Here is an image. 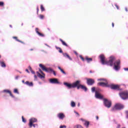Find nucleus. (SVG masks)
<instances>
[{"mask_svg":"<svg viewBox=\"0 0 128 128\" xmlns=\"http://www.w3.org/2000/svg\"><path fill=\"white\" fill-rule=\"evenodd\" d=\"M100 58L102 64H107V66H114V68L115 70H118L120 68V60H116V58L114 56H110L108 61L105 60L106 57L104 54L100 55ZM114 62H115L114 63Z\"/></svg>","mask_w":128,"mask_h":128,"instance_id":"obj_1","label":"nucleus"},{"mask_svg":"<svg viewBox=\"0 0 128 128\" xmlns=\"http://www.w3.org/2000/svg\"><path fill=\"white\" fill-rule=\"evenodd\" d=\"M72 88H77V90H80V88H82V90H84V92H86L88 90V88L86 87L84 85L80 84V80H78L76 82L72 84Z\"/></svg>","mask_w":128,"mask_h":128,"instance_id":"obj_2","label":"nucleus"},{"mask_svg":"<svg viewBox=\"0 0 128 128\" xmlns=\"http://www.w3.org/2000/svg\"><path fill=\"white\" fill-rule=\"evenodd\" d=\"M124 108V106L120 103L116 104L111 109L112 112H116V110H120Z\"/></svg>","mask_w":128,"mask_h":128,"instance_id":"obj_3","label":"nucleus"},{"mask_svg":"<svg viewBox=\"0 0 128 128\" xmlns=\"http://www.w3.org/2000/svg\"><path fill=\"white\" fill-rule=\"evenodd\" d=\"M39 66H40L42 70H44V72H53L54 76H56V72L53 70L52 69L50 68H46V66H44L42 65V64H40Z\"/></svg>","mask_w":128,"mask_h":128,"instance_id":"obj_4","label":"nucleus"},{"mask_svg":"<svg viewBox=\"0 0 128 128\" xmlns=\"http://www.w3.org/2000/svg\"><path fill=\"white\" fill-rule=\"evenodd\" d=\"M119 95L122 100H128V91L125 90L119 93Z\"/></svg>","mask_w":128,"mask_h":128,"instance_id":"obj_5","label":"nucleus"},{"mask_svg":"<svg viewBox=\"0 0 128 128\" xmlns=\"http://www.w3.org/2000/svg\"><path fill=\"white\" fill-rule=\"evenodd\" d=\"M104 106L107 108H112V101L106 99V98H104Z\"/></svg>","mask_w":128,"mask_h":128,"instance_id":"obj_6","label":"nucleus"},{"mask_svg":"<svg viewBox=\"0 0 128 128\" xmlns=\"http://www.w3.org/2000/svg\"><path fill=\"white\" fill-rule=\"evenodd\" d=\"M34 122H38V120L36 118H32L30 120L28 124L30 128H32V124Z\"/></svg>","mask_w":128,"mask_h":128,"instance_id":"obj_7","label":"nucleus"},{"mask_svg":"<svg viewBox=\"0 0 128 128\" xmlns=\"http://www.w3.org/2000/svg\"><path fill=\"white\" fill-rule=\"evenodd\" d=\"M39 72L42 74H40L38 72H36L37 76L40 78H44V76H46V74H44V72L42 70L39 69Z\"/></svg>","mask_w":128,"mask_h":128,"instance_id":"obj_8","label":"nucleus"},{"mask_svg":"<svg viewBox=\"0 0 128 128\" xmlns=\"http://www.w3.org/2000/svg\"><path fill=\"white\" fill-rule=\"evenodd\" d=\"M49 82L50 84H60V82H58V80L56 78L50 79Z\"/></svg>","mask_w":128,"mask_h":128,"instance_id":"obj_9","label":"nucleus"},{"mask_svg":"<svg viewBox=\"0 0 128 128\" xmlns=\"http://www.w3.org/2000/svg\"><path fill=\"white\" fill-rule=\"evenodd\" d=\"M108 87H110L112 90H120L119 85L112 84L111 85H108Z\"/></svg>","mask_w":128,"mask_h":128,"instance_id":"obj_10","label":"nucleus"},{"mask_svg":"<svg viewBox=\"0 0 128 128\" xmlns=\"http://www.w3.org/2000/svg\"><path fill=\"white\" fill-rule=\"evenodd\" d=\"M98 86H105L106 88H108V82H100L98 83Z\"/></svg>","mask_w":128,"mask_h":128,"instance_id":"obj_11","label":"nucleus"},{"mask_svg":"<svg viewBox=\"0 0 128 128\" xmlns=\"http://www.w3.org/2000/svg\"><path fill=\"white\" fill-rule=\"evenodd\" d=\"M94 82H95L94 79H92V78L87 79V84H88V86H92V84H94Z\"/></svg>","mask_w":128,"mask_h":128,"instance_id":"obj_12","label":"nucleus"},{"mask_svg":"<svg viewBox=\"0 0 128 128\" xmlns=\"http://www.w3.org/2000/svg\"><path fill=\"white\" fill-rule=\"evenodd\" d=\"M95 96L96 98H100V100H102L104 98L100 94L98 93L97 91L95 92Z\"/></svg>","mask_w":128,"mask_h":128,"instance_id":"obj_13","label":"nucleus"},{"mask_svg":"<svg viewBox=\"0 0 128 128\" xmlns=\"http://www.w3.org/2000/svg\"><path fill=\"white\" fill-rule=\"evenodd\" d=\"M3 92H4L5 94H9L10 96H12V98H14V96L12 95V92L8 90H3Z\"/></svg>","mask_w":128,"mask_h":128,"instance_id":"obj_14","label":"nucleus"},{"mask_svg":"<svg viewBox=\"0 0 128 128\" xmlns=\"http://www.w3.org/2000/svg\"><path fill=\"white\" fill-rule=\"evenodd\" d=\"M58 118H60V120H64L66 116H64V113H59L57 115Z\"/></svg>","mask_w":128,"mask_h":128,"instance_id":"obj_15","label":"nucleus"},{"mask_svg":"<svg viewBox=\"0 0 128 128\" xmlns=\"http://www.w3.org/2000/svg\"><path fill=\"white\" fill-rule=\"evenodd\" d=\"M64 86H66V88H72V84L65 82L64 83Z\"/></svg>","mask_w":128,"mask_h":128,"instance_id":"obj_16","label":"nucleus"},{"mask_svg":"<svg viewBox=\"0 0 128 128\" xmlns=\"http://www.w3.org/2000/svg\"><path fill=\"white\" fill-rule=\"evenodd\" d=\"M36 32L40 36H42V38H44V34L40 33V32H38V28H36Z\"/></svg>","mask_w":128,"mask_h":128,"instance_id":"obj_17","label":"nucleus"},{"mask_svg":"<svg viewBox=\"0 0 128 128\" xmlns=\"http://www.w3.org/2000/svg\"><path fill=\"white\" fill-rule=\"evenodd\" d=\"M12 38H14V40H16L17 42H20L21 44H26V43H24V42L18 40V37H16V36H13Z\"/></svg>","mask_w":128,"mask_h":128,"instance_id":"obj_18","label":"nucleus"},{"mask_svg":"<svg viewBox=\"0 0 128 128\" xmlns=\"http://www.w3.org/2000/svg\"><path fill=\"white\" fill-rule=\"evenodd\" d=\"M25 84L28 86H34V83H32V82H30L28 81H26L25 82Z\"/></svg>","mask_w":128,"mask_h":128,"instance_id":"obj_19","label":"nucleus"},{"mask_svg":"<svg viewBox=\"0 0 128 128\" xmlns=\"http://www.w3.org/2000/svg\"><path fill=\"white\" fill-rule=\"evenodd\" d=\"M85 60H86L87 62H92V58H90L86 56L85 57Z\"/></svg>","mask_w":128,"mask_h":128,"instance_id":"obj_20","label":"nucleus"},{"mask_svg":"<svg viewBox=\"0 0 128 128\" xmlns=\"http://www.w3.org/2000/svg\"><path fill=\"white\" fill-rule=\"evenodd\" d=\"M60 42H62V44L63 46H67L68 47V44H66V43L62 39H60Z\"/></svg>","mask_w":128,"mask_h":128,"instance_id":"obj_21","label":"nucleus"},{"mask_svg":"<svg viewBox=\"0 0 128 128\" xmlns=\"http://www.w3.org/2000/svg\"><path fill=\"white\" fill-rule=\"evenodd\" d=\"M63 56H64L68 58L70 60H72V58H70V56L68 54L66 53H64L63 54Z\"/></svg>","mask_w":128,"mask_h":128,"instance_id":"obj_22","label":"nucleus"},{"mask_svg":"<svg viewBox=\"0 0 128 128\" xmlns=\"http://www.w3.org/2000/svg\"><path fill=\"white\" fill-rule=\"evenodd\" d=\"M84 124L86 126V128H88V126H90V122L88 121L85 120L84 121Z\"/></svg>","mask_w":128,"mask_h":128,"instance_id":"obj_23","label":"nucleus"},{"mask_svg":"<svg viewBox=\"0 0 128 128\" xmlns=\"http://www.w3.org/2000/svg\"><path fill=\"white\" fill-rule=\"evenodd\" d=\"M0 64L2 68H6V64L4 62H0Z\"/></svg>","mask_w":128,"mask_h":128,"instance_id":"obj_24","label":"nucleus"},{"mask_svg":"<svg viewBox=\"0 0 128 128\" xmlns=\"http://www.w3.org/2000/svg\"><path fill=\"white\" fill-rule=\"evenodd\" d=\"M58 70H60L61 72H62V74H66V72H64V71L62 68H60V67L58 66Z\"/></svg>","mask_w":128,"mask_h":128,"instance_id":"obj_25","label":"nucleus"},{"mask_svg":"<svg viewBox=\"0 0 128 128\" xmlns=\"http://www.w3.org/2000/svg\"><path fill=\"white\" fill-rule=\"evenodd\" d=\"M40 10L42 12H44V10H46L44 7V6L42 4L40 5Z\"/></svg>","mask_w":128,"mask_h":128,"instance_id":"obj_26","label":"nucleus"},{"mask_svg":"<svg viewBox=\"0 0 128 128\" xmlns=\"http://www.w3.org/2000/svg\"><path fill=\"white\" fill-rule=\"evenodd\" d=\"M56 50H58L59 52H60V54H62V48L58 47H56Z\"/></svg>","mask_w":128,"mask_h":128,"instance_id":"obj_27","label":"nucleus"},{"mask_svg":"<svg viewBox=\"0 0 128 128\" xmlns=\"http://www.w3.org/2000/svg\"><path fill=\"white\" fill-rule=\"evenodd\" d=\"M71 106H72V108H74V106H76V103L74 102H71Z\"/></svg>","mask_w":128,"mask_h":128,"instance_id":"obj_28","label":"nucleus"},{"mask_svg":"<svg viewBox=\"0 0 128 128\" xmlns=\"http://www.w3.org/2000/svg\"><path fill=\"white\" fill-rule=\"evenodd\" d=\"M14 94H19L18 93V90L16 88L14 89Z\"/></svg>","mask_w":128,"mask_h":128,"instance_id":"obj_29","label":"nucleus"},{"mask_svg":"<svg viewBox=\"0 0 128 128\" xmlns=\"http://www.w3.org/2000/svg\"><path fill=\"white\" fill-rule=\"evenodd\" d=\"M22 118L23 122H26V118H24V116H22Z\"/></svg>","mask_w":128,"mask_h":128,"instance_id":"obj_30","label":"nucleus"},{"mask_svg":"<svg viewBox=\"0 0 128 128\" xmlns=\"http://www.w3.org/2000/svg\"><path fill=\"white\" fill-rule=\"evenodd\" d=\"M4 3L3 2H0V6H4Z\"/></svg>","mask_w":128,"mask_h":128,"instance_id":"obj_31","label":"nucleus"},{"mask_svg":"<svg viewBox=\"0 0 128 128\" xmlns=\"http://www.w3.org/2000/svg\"><path fill=\"white\" fill-rule=\"evenodd\" d=\"M44 16L42 14H40V18H41V20L44 19Z\"/></svg>","mask_w":128,"mask_h":128,"instance_id":"obj_32","label":"nucleus"},{"mask_svg":"<svg viewBox=\"0 0 128 128\" xmlns=\"http://www.w3.org/2000/svg\"><path fill=\"white\" fill-rule=\"evenodd\" d=\"M80 58L82 60V62H84V57H82V56H80Z\"/></svg>","mask_w":128,"mask_h":128,"instance_id":"obj_33","label":"nucleus"},{"mask_svg":"<svg viewBox=\"0 0 128 128\" xmlns=\"http://www.w3.org/2000/svg\"><path fill=\"white\" fill-rule=\"evenodd\" d=\"M60 128H66V126H60Z\"/></svg>","mask_w":128,"mask_h":128,"instance_id":"obj_34","label":"nucleus"},{"mask_svg":"<svg viewBox=\"0 0 128 128\" xmlns=\"http://www.w3.org/2000/svg\"><path fill=\"white\" fill-rule=\"evenodd\" d=\"M92 92H96V88L93 87L92 88Z\"/></svg>","mask_w":128,"mask_h":128,"instance_id":"obj_35","label":"nucleus"},{"mask_svg":"<svg viewBox=\"0 0 128 128\" xmlns=\"http://www.w3.org/2000/svg\"><path fill=\"white\" fill-rule=\"evenodd\" d=\"M32 126H34V128H35L36 126H38V124H32Z\"/></svg>","mask_w":128,"mask_h":128,"instance_id":"obj_36","label":"nucleus"},{"mask_svg":"<svg viewBox=\"0 0 128 128\" xmlns=\"http://www.w3.org/2000/svg\"><path fill=\"white\" fill-rule=\"evenodd\" d=\"M115 6L117 10H120V7L118 6V4H116Z\"/></svg>","mask_w":128,"mask_h":128,"instance_id":"obj_37","label":"nucleus"},{"mask_svg":"<svg viewBox=\"0 0 128 128\" xmlns=\"http://www.w3.org/2000/svg\"><path fill=\"white\" fill-rule=\"evenodd\" d=\"M75 114H76V116H80V114H78V112H75Z\"/></svg>","mask_w":128,"mask_h":128,"instance_id":"obj_38","label":"nucleus"},{"mask_svg":"<svg viewBox=\"0 0 128 128\" xmlns=\"http://www.w3.org/2000/svg\"><path fill=\"white\" fill-rule=\"evenodd\" d=\"M28 68H29V70H30V72H32V67H30V66H28Z\"/></svg>","mask_w":128,"mask_h":128,"instance_id":"obj_39","label":"nucleus"},{"mask_svg":"<svg viewBox=\"0 0 128 128\" xmlns=\"http://www.w3.org/2000/svg\"><path fill=\"white\" fill-rule=\"evenodd\" d=\"M36 10H37V14H38V10H39L38 6L37 7Z\"/></svg>","mask_w":128,"mask_h":128,"instance_id":"obj_40","label":"nucleus"},{"mask_svg":"<svg viewBox=\"0 0 128 128\" xmlns=\"http://www.w3.org/2000/svg\"><path fill=\"white\" fill-rule=\"evenodd\" d=\"M31 72H32V74H36V72H34V71L32 70L31 71Z\"/></svg>","mask_w":128,"mask_h":128,"instance_id":"obj_41","label":"nucleus"},{"mask_svg":"<svg viewBox=\"0 0 128 128\" xmlns=\"http://www.w3.org/2000/svg\"><path fill=\"white\" fill-rule=\"evenodd\" d=\"M98 80H104V78H100V79H98Z\"/></svg>","mask_w":128,"mask_h":128,"instance_id":"obj_42","label":"nucleus"},{"mask_svg":"<svg viewBox=\"0 0 128 128\" xmlns=\"http://www.w3.org/2000/svg\"><path fill=\"white\" fill-rule=\"evenodd\" d=\"M117 128H120V124H118L117 126Z\"/></svg>","mask_w":128,"mask_h":128,"instance_id":"obj_43","label":"nucleus"},{"mask_svg":"<svg viewBox=\"0 0 128 128\" xmlns=\"http://www.w3.org/2000/svg\"><path fill=\"white\" fill-rule=\"evenodd\" d=\"M126 116H128V111H126Z\"/></svg>","mask_w":128,"mask_h":128,"instance_id":"obj_44","label":"nucleus"},{"mask_svg":"<svg viewBox=\"0 0 128 128\" xmlns=\"http://www.w3.org/2000/svg\"><path fill=\"white\" fill-rule=\"evenodd\" d=\"M26 71L27 72H28V74L30 73V72H28V70L26 69Z\"/></svg>","mask_w":128,"mask_h":128,"instance_id":"obj_45","label":"nucleus"},{"mask_svg":"<svg viewBox=\"0 0 128 128\" xmlns=\"http://www.w3.org/2000/svg\"><path fill=\"white\" fill-rule=\"evenodd\" d=\"M34 78L36 79V78H37V76H36V75H34Z\"/></svg>","mask_w":128,"mask_h":128,"instance_id":"obj_46","label":"nucleus"},{"mask_svg":"<svg viewBox=\"0 0 128 128\" xmlns=\"http://www.w3.org/2000/svg\"><path fill=\"white\" fill-rule=\"evenodd\" d=\"M125 10H126V12H128V8H125Z\"/></svg>","mask_w":128,"mask_h":128,"instance_id":"obj_47","label":"nucleus"},{"mask_svg":"<svg viewBox=\"0 0 128 128\" xmlns=\"http://www.w3.org/2000/svg\"><path fill=\"white\" fill-rule=\"evenodd\" d=\"M112 26L114 28V22L112 23Z\"/></svg>","mask_w":128,"mask_h":128,"instance_id":"obj_48","label":"nucleus"},{"mask_svg":"<svg viewBox=\"0 0 128 128\" xmlns=\"http://www.w3.org/2000/svg\"><path fill=\"white\" fill-rule=\"evenodd\" d=\"M22 82L23 84H26V82H24V80H22Z\"/></svg>","mask_w":128,"mask_h":128,"instance_id":"obj_49","label":"nucleus"},{"mask_svg":"<svg viewBox=\"0 0 128 128\" xmlns=\"http://www.w3.org/2000/svg\"><path fill=\"white\" fill-rule=\"evenodd\" d=\"M80 120H82V122H84L85 121L84 120L83 118H80Z\"/></svg>","mask_w":128,"mask_h":128,"instance_id":"obj_50","label":"nucleus"},{"mask_svg":"<svg viewBox=\"0 0 128 128\" xmlns=\"http://www.w3.org/2000/svg\"><path fill=\"white\" fill-rule=\"evenodd\" d=\"M96 118L97 120H98V116H96Z\"/></svg>","mask_w":128,"mask_h":128,"instance_id":"obj_51","label":"nucleus"},{"mask_svg":"<svg viewBox=\"0 0 128 128\" xmlns=\"http://www.w3.org/2000/svg\"><path fill=\"white\" fill-rule=\"evenodd\" d=\"M16 80H18V76H16Z\"/></svg>","mask_w":128,"mask_h":128,"instance_id":"obj_52","label":"nucleus"},{"mask_svg":"<svg viewBox=\"0 0 128 128\" xmlns=\"http://www.w3.org/2000/svg\"><path fill=\"white\" fill-rule=\"evenodd\" d=\"M74 54L78 55V52H75Z\"/></svg>","mask_w":128,"mask_h":128,"instance_id":"obj_53","label":"nucleus"},{"mask_svg":"<svg viewBox=\"0 0 128 128\" xmlns=\"http://www.w3.org/2000/svg\"><path fill=\"white\" fill-rule=\"evenodd\" d=\"M90 74H92V71L90 70Z\"/></svg>","mask_w":128,"mask_h":128,"instance_id":"obj_54","label":"nucleus"},{"mask_svg":"<svg viewBox=\"0 0 128 128\" xmlns=\"http://www.w3.org/2000/svg\"><path fill=\"white\" fill-rule=\"evenodd\" d=\"M30 50H34V49L33 48H31V49H30Z\"/></svg>","mask_w":128,"mask_h":128,"instance_id":"obj_55","label":"nucleus"},{"mask_svg":"<svg viewBox=\"0 0 128 128\" xmlns=\"http://www.w3.org/2000/svg\"><path fill=\"white\" fill-rule=\"evenodd\" d=\"M78 106H80V103L78 104Z\"/></svg>","mask_w":128,"mask_h":128,"instance_id":"obj_56","label":"nucleus"},{"mask_svg":"<svg viewBox=\"0 0 128 128\" xmlns=\"http://www.w3.org/2000/svg\"><path fill=\"white\" fill-rule=\"evenodd\" d=\"M10 28H12V25L10 26Z\"/></svg>","mask_w":128,"mask_h":128,"instance_id":"obj_57","label":"nucleus"},{"mask_svg":"<svg viewBox=\"0 0 128 128\" xmlns=\"http://www.w3.org/2000/svg\"><path fill=\"white\" fill-rule=\"evenodd\" d=\"M2 58V56L0 54V58Z\"/></svg>","mask_w":128,"mask_h":128,"instance_id":"obj_58","label":"nucleus"},{"mask_svg":"<svg viewBox=\"0 0 128 128\" xmlns=\"http://www.w3.org/2000/svg\"><path fill=\"white\" fill-rule=\"evenodd\" d=\"M48 30H50V28H48Z\"/></svg>","mask_w":128,"mask_h":128,"instance_id":"obj_59","label":"nucleus"},{"mask_svg":"<svg viewBox=\"0 0 128 128\" xmlns=\"http://www.w3.org/2000/svg\"><path fill=\"white\" fill-rule=\"evenodd\" d=\"M126 128L124 127V128Z\"/></svg>","mask_w":128,"mask_h":128,"instance_id":"obj_60","label":"nucleus"}]
</instances>
